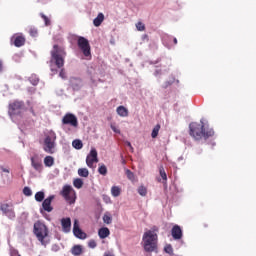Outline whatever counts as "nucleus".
Here are the masks:
<instances>
[{"label": "nucleus", "mask_w": 256, "mask_h": 256, "mask_svg": "<svg viewBox=\"0 0 256 256\" xmlns=\"http://www.w3.org/2000/svg\"><path fill=\"white\" fill-rule=\"evenodd\" d=\"M53 199H55V195H50L49 197L44 199V201L42 203V207H43L44 211H47V213H51V211H53V206H51Z\"/></svg>", "instance_id": "nucleus-14"}, {"label": "nucleus", "mask_w": 256, "mask_h": 256, "mask_svg": "<svg viewBox=\"0 0 256 256\" xmlns=\"http://www.w3.org/2000/svg\"><path fill=\"white\" fill-rule=\"evenodd\" d=\"M65 50L57 45L53 46L51 51V60H50V69L52 73H57V70L53 68V65H56L58 69H61L63 65H65V57H66Z\"/></svg>", "instance_id": "nucleus-3"}, {"label": "nucleus", "mask_w": 256, "mask_h": 256, "mask_svg": "<svg viewBox=\"0 0 256 256\" xmlns=\"http://www.w3.org/2000/svg\"><path fill=\"white\" fill-rule=\"evenodd\" d=\"M29 33L32 37H37V29L31 28Z\"/></svg>", "instance_id": "nucleus-42"}, {"label": "nucleus", "mask_w": 256, "mask_h": 256, "mask_svg": "<svg viewBox=\"0 0 256 256\" xmlns=\"http://www.w3.org/2000/svg\"><path fill=\"white\" fill-rule=\"evenodd\" d=\"M40 17L43 18L46 27H49V25H51V20L45 14L41 13Z\"/></svg>", "instance_id": "nucleus-34"}, {"label": "nucleus", "mask_w": 256, "mask_h": 256, "mask_svg": "<svg viewBox=\"0 0 256 256\" xmlns=\"http://www.w3.org/2000/svg\"><path fill=\"white\" fill-rule=\"evenodd\" d=\"M116 113L120 116V117H128L129 116V110L127 108H125V106H119L116 109Z\"/></svg>", "instance_id": "nucleus-18"}, {"label": "nucleus", "mask_w": 256, "mask_h": 256, "mask_svg": "<svg viewBox=\"0 0 256 256\" xmlns=\"http://www.w3.org/2000/svg\"><path fill=\"white\" fill-rule=\"evenodd\" d=\"M23 111H25L23 101L16 100L9 104L8 115L14 123H17V119L21 118Z\"/></svg>", "instance_id": "nucleus-5"}, {"label": "nucleus", "mask_w": 256, "mask_h": 256, "mask_svg": "<svg viewBox=\"0 0 256 256\" xmlns=\"http://www.w3.org/2000/svg\"><path fill=\"white\" fill-rule=\"evenodd\" d=\"M61 225L64 233H71V218H62Z\"/></svg>", "instance_id": "nucleus-16"}, {"label": "nucleus", "mask_w": 256, "mask_h": 256, "mask_svg": "<svg viewBox=\"0 0 256 256\" xmlns=\"http://www.w3.org/2000/svg\"><path fill=\"white\" fill-rule=\"evenodd\" d=\"M122 163H125V159H122Z\"/></svg>", "instance_id": "nucleus-54"}, {"label": "nucleus", "mask_w": 256, "mask_h": 256, "mask_svg": "<svg viewBox=\"0 0 256 256\" xmlns=\"http://www.w3.org/2000/svg\"><path fill=\"white\" fill-rule=\"evenodd\" d=\"M135 26L137 31H145V25L143 24V22H137Z\"/></svg>", "instance_id": "nucleus-38"}, {"label": "nucleus", "mask_w": 256, "mask_h": 256, "mask_svg": "<svg viewBox=\"0 0 256 256\" xmlns=\"http://www.w3.org/2000/svg\"><path fill=\"white\" fill-rule=\"evenodd\" d=\"M97 149L91 148L89 154L86 157V165L90 169H94L95 166H93L94 163H99V158L97 157Z\"/></svg>", "instance_id": "nucleus-10"}, {"label": "nucleus", "mask_w": 256, "mask_h": 256, "mask_svg": "<svg viewBox=\"0 0 256 256\" xmlns=\"http://www.w3.org/2000/svg\"><path fill=\"white\" fill-rule=\"evenodd\" d=\"M59 77H61V79H67V74H65V70L62 69L59 73Z\"/></svg>", "instance_id": "nucleus-44"}, {"label": "nucleus", "mask_w": 256, "mask_h": 256, "mask_svg": "<svg viewBox=\"0 0 256 256\" xmlns=\"http://www.w3.org/2000/svg\"><path fill=\"white\" fill-rule=\"evenodd\" d=\"M73 185L76 189H81L83 187V180L81 178H76L73 181Z\"/></svg>", "instance_id": "nucleus-32"}, {"label": "nucleus", "mask_w": 256, "mask_h": 256, "mask_svg": "<svg viewBox=\"0 0 256 256\" xmlns=\"http://www.w3.org/2000/svg\"><path fill=\"white\" fill-rule=\"evenodd\" d=\"M0 211L8 219H15V207L11 203H1Z\"/></svg>", "instance_id": "nucleus-9"}, {"label": "nucleus", "mask_w": 256, "mask_h": 256, "mask_svg": "<svg viewBox=\"0 0 256 256\" xmlns=\"http://www.w3.org/2000/svg\"><path fill=\"white\" fill-rule=\"evenodd\" d=\"M143 39H147V35H144V36H143Z\"/></svg>", "instance_id": "nucleus-53"}, {"label": "nucleus", "mask_w": 256, "mask_h": 256, "mask_svg": "<svg viewBox=\"0 0 256 256\" xmlns=\"http://www.w3.org/2000/svg\"><path fill=\"white\" fill-rule=\"evenodd\" d=\"M174 44L177 45V38H173Z\"/></svg>", "instance_id": "nucleus-52"}, {"label": "nucleus", "mask_w": 256, "mask_h": 256, "mask_svg": "<svg viewBox=\"0 0 256 256\" xmlns=\"http://www.w3.org/2000/svg\"><path fill=\"white\" fill-rule=\"evenodd\" d=\"M161 129V125H156L153 130H152V133H151V137L152 139H156L157 135H159V131Z\"/></svg>", "instance_id": "nucleus-31"}, {"label": "nucleus", "mask_w": 256, "mask_h": 256, "mask_svg": "<svg viewBox=\"0 0 256 256\" xmlns=\"http://www.w3.org/2000/svg\"><path fill=\"white\" fill-rule=\"evenodd\" d=\"M159 173H160V177L163 179L164 185H167V173L165 172V168L160 167Z\"/></svg>", "instance_id": "nucleus-29"}, {"label": "nucleus", "mask_w": 256, "mask_h": 256, "mask_svg": "<svg viewBox=\"0 0 256 256\" xmlns=\"http://www.w3.org/2000/svg\"><path fill=\"white\" fill-rule=\"evenodd\" d=\"M31 167L36 170L37 173L43 172V160L39 157V154H34L31 158Z\"/></svg>", "instance_id": "nucleus-11"}, {"label": "nucleus", "mask_w": 256, "mask_h": 256, "mask_svg": "<svg viewBox=\"0 0 256 256\" xmlns=\"http://www.w3.org/2000/svg\"><path fill=\"white\" fill-rule=\"evenodd\" d=\"M62 123L63 125H70L71 127H79L77 116L71 113H68L63 117Z\"/></svg>", "instance_id": "nucleus-12"}, {"label": "nucleus", "mask_w": 256, "mask_h": 256, "mask_svg": "<svg viewBox=\"0 0 256 256\" xmlns=\"http://www.w3.org/2000/svg\"><path fill=\"white\" fill-rule=\"evenodd\" d=\"M23 193L26 197H31L33 195V191L29 187H24Z\"/></svg>", "instance_id": "nucleus-37"}, {"label": "nucleus", "mask_w": 256, "mask_h": 256, "mask_svg": "<svg viewBox=\"0 0 256 256\" xmlns=\"http://www.w3.org/2000/svg\"><path fill=\"white\" fill-rule=\"evenodd\" d=\"M200 123L201 124L192 122L189 125L190 135L193 139L200 141V139H209V137H213L215 135V131H213L212 128H209L203 119H201Z\"/></svg>", "instance_id": "nucleus-1"}, {"label": "nucleus", "mask_w": 256, "mask_h": 256, "mask_svg": "<svg viewBox=\"0 0 256 256\" xmlns=\"http://www.w3.org/2000/svg\"><path fill=\"white\" fill-rule=\"evenodd\" d=\"M110 234H111V232L109 231V228H107V227L100 228L98 231V236L100 237V239H107V236Z\"/></svg>", "instance_id": "nucleus-19"}, {"label": "nucleus", "mask_w": 256, "mask_h": 256, "mask_svg": "<svg viewBox=\"0 0 256 256\" xmlns=\"http://www.w3.org/2000/svg\"><path fill=\"white\" fill-rule=\"evenodd\" d=\"M159 228L157 226L147 230L142 237V246L147 253H153L157 249Z\"/></svg>", "instance_id": "nucleus-2"}, {"label": "nucleus", "mask_w": 256, "mask_h": 256, "mask_svg": "<svg viewBox=\"0 0 256 256\" xmlns=\"http://www.w3.org/2000/svg\"><path fill=\"white\" fill-rule=\"evenodd\" d=\"M43 151L49 155L57 153V133L53 130H48L44 134Z\"/></svg>", "instance_id": "nucleus-4"}, {"label": "nucleus", "mask_w": 256, "mask_h": 256, "mask_svg": "<svg viewBox=\"0 0 256 256\" xmlns=\"http://www.w3.org/2000/svg\"><path fill=\"white\" fill-rule=\"evenodd\" d=\"M73 234L77 239H87V234L79 227V220L75 219L73 224Z\"/></svg>", "instance_id": "nucleus-13"}, {"label": "nucleus", "mask_w": 256, "mask_h": 256, "mask_svg": "<svg viewBox=\"0 0 256 256\" xmlns=\"http://www.w3.org/2000/svg\"><path fill=\"white\" fill-rule=\"evenodd\" d=\"M110 127L114 133H117L118 135L121 134V130H119L115 125H111Z\"/></svg>", "instance_id": "nucleus-43"}, {"label": "nucleus", "mask_w": 256, "mask_h": 256, "mask_svg": "<svg viewBox=\"0 0 256 256\" xmlns=\"http://www.w3.org/2000/svg\"><path fill=\"white\" fill-rule=\"evenodd\" d=\"M44 199H45V192L39 191L35 194V201H37L38 203H41V201H43Z\"/></svg>", "instance_id": "nucleus-26"}, {"label": "nucleus", "mask_w": 256, "mask_h": 256, "mask_svg": "<svg viewBox=\"0 0 256 256\" xmlns=\"http://www.w3.org/2000/svg\"><path fill=\"white\" fill-rule=\"evenodd\" d=\"M105 20V15L103 13H99L98 16L93 20V25L95 27H100L101 23Z\"/></svg>", "instance_id": "nucleus-20"}, {"label": "nucleus", "mask_w": 256, "mask_h": 256, "mask_svg": "<svg viewBox=\"0 0 256 256\" xmlns=\"http://www.w3.org/2000/svg\"><path fill=\"white\" fill-rule=\"evenodd\" d=\"M14 45L15 47H23L25 45V38L23 36H17L14 39Z\"/></svg>", "instance_id": "nucleus-23"}, {"label": "nucleus", "mask_w": 256, "mask_h": 256, "mask_svg": "<svg viewBox=\"0 0 256 256\" xmlns=\"http://www.w3.org/2000/svg\"><path fill=\"white\" fill-rule=\"evenodd\" d=\"M125 144L127 145V147H129L131 153H133L135 151V149L133 148V145H131V142L126 141Z\"/></svg>", "instance_id": "nucleus-45"}, {"label": "nucleus", "mask_w": 256, "mask_h": 256, "mask_svg": "<svg viewBox=\"0 0 256 256\" xmlns=\"http://www.w3.org/2000/svg\"><path fill=\"white\" fill-rule=\"evenodd\" d=\"M164 251L165 253H168V255H171L173 253V247L171 245H166Z\"/></svg>", "instance_id": "nucleus-39"}, {"label": "nucleus", "mask_w": 256, "mask_h": 256, "mask_svg": "<svg viewBox=\"0 0 256 256\" xmlns=\"http://www.w3.org/2000/svg\"><path fill=\"white\" fill-rule=\"evenodd\" d=\"M29 81L31 84H33L35 86V85H37V83H39V78L37 77V75H32L29 78Z\"/></svg>", "instance_id": "nucleus-36"}, {"label": "nucleus", "mask_w": 256, "mask_h": 256, "mask_svg": "<svg viewBox=\"0 0 256 256\" xmlns=\"http://www.w3.org/2000/svg\"><path fill=\"white\" fill-rule=\"evenodd\" d=\"M3 173H9V169L2 167Z\"/></svg>", "instance_id": "nucleus-49"}, {"label": "nucleus", "mask_w": 256, "mask_h": 256, "mask_svg": "<svg viewBox=\"0 0 256 256\" xmlns=\"http://www.w3.org/2000/svg\"><path fill=\"white\" fill-rule=\"evenodd\" d=\"M70 85L74 89V91H78V89H81L83 81H81L80 78H71Z\"/></svg>", "instance_id": "nucleus-17"}, {"label": "nucleus", "mask_w": 256, "mask_h": 256, "mask_svg": "<svg viewBox=\"0 0 256 256\" xmlns=\"http://www.w3.org/2000/svg\"><path fill=\"white\" fill-rule=\"evenodd\" d=\"M88 247H89L90 249H95V247H97V242H95V240H90V241L88 242Z\"/></svg>", "instance_id": "nucleus-40"}, {"label": "nucleus", "mask_w": 256, "mask_h": 256, "mask_svg": "<svg viewBox=\"0 0 256 256\" xmlns=\"http://www.w3.org/2000/svg\"><path fill=\"white\" fill-rule=\"evenodd\" d=\"M34 234L36 235L38 241H40L41 245H47V239L49 235V229L47 226L40 221L34 223Z\"/></svg>", "instance_id": "nucleus-6"}, {"label": "nucleus", "mask_w": 256, "mask_h": 256, "mask_svg": "<svg viewBox=\"0 0 256 256\" xmlns=\"http://www.w3.org/2000/svg\"><path fill=\"white\" fill-rule=\"evenodd\" d=\"M98 173L103 176L107 175V166H105L103 163H100L98 167Z\"/></svg>", "instance_id": "nucleus-28"}, {"label": "nucleus", "mask_w": 256, "mask_h": 256, "mask_svg": "<svg viewBox=\"0 0 256 256\" xmlns=\"http://www.w3.org/2000/svg\"><path fill=\"white\" fill-rule=\"evenodd\" d=\"M77 45L82 51L84 57H91V44H89V40L87 38L80 36L78 37Z\"/></svg>", "instance_id": "nucleus-8"}, {"label": "nucleus", "mask_w": 256, "mask_h": 256, "mask_svg": "<svg viewBox=\"0 0 256 256\" xmlns=\"http://www.w3.org/2000/svg\"><path fill=\"white\" fill-rule=\"evenodd\" d=\"M28 93H35V88H33V87H32V88H29V89H28Z\"/></svg>", "instance_id": "nucleus-48"}, {"label": "nucleus", "mask_w": 256, "mask_h": 256, "mask_svg": "<svg viewBox=\"0 0 256 256\" xmlns=\"http://www.w3.org/2000/svg\"><path fill=\"white\" fill-rule=\"evenodd\" d=\"M170 85H173V81H167L165 82L164 89H167Z\"/></svg>", "instance_id": "nucleus-46"}, {"label": "nucleus", "mask_w": 256, "mask_h": 256, "mask_svg": "<svg viewBox=\"0 0 256 256\" xmlns=\"http://www.w3.org/2000/svg\"><path fill=\"white\" fill-rule=\"evenodd\" d=\"M111 195L112 197H119L121 195V188L119 186H113L111 188Z\"/></svg>", "instance_id": "nucleus-25"}, {"label": "nucleus", "mask_w": 256, "mask_h": 256, "mask_svg": "<svg viewBox=\"0 0 256 256\" xmlns=\"http://www.w3.org/2000/svg\"><path fill=\"white\" fill-rule=\"evenodd\" d=\"M158 74H159V70H156L155 73H154V75L157 77Z\"/></svg>", "instance_id": "nucleus-51"}, {"label": "nucleus", "mask_w": 256, "mask_h": 256, "mask_svg": "<svg viewBox=\"0 0 256 256\" xmlns=\"http://www.w3.org/2000/svg\"><path fill=\"white\" fill-rule=\"evenodd\" d=\"M138 193L141 197H145L147 195V188L145 186H140L138 188Z\"/></svg>", "instance_id": "nucleus-33"}, {"label": "nucleus", "mask_w": 256, "mask_h": 256, "mask_svg": "<svg viewBox=\"0 0 256 256\" xmlns=\"http://www.w3.org/2000/svg\"><path fill=\"white\" fill-rule=\"evenodd\" d=\"M71 253L74 256H79L81 253H83V246L81 245H74L71 249Z\"/></svg>", "instance_id": "nucleus-21"}, {"label": "nucleus", "mask_w": 256, "mask_h": 256, "mask_svg": "<svg viewBox=\"0 0 256 256\" xmlns=\"http://www.w3.org/2000/svg\"><path fill=\"white\" fill-rule=\"evenodd\" d=\"M126 176L130 181H135V174L131 170L126 169Z\"/></svg>", "instance_id": "nucleus-35"}, {"label": "nucleus", "mask_w": 256, "mask_h": 256, "mask_svg": "<svg viewBox=\"0 0 256 256\" xmlns=\"http://www.w3.org/2000/svg\"><path fill=\"white\" fill-rule=\"evenodd\" d=\"M104 256H115V254H113V252H111V251H106L104 253Z\"/></svg>", "instance_id": "nucleus-47"}, {"label": "nucleus", "mask_w": 256, "mask_h": 256, "mask_svg": "<svg viewBox=\"0 0 256 256\" xmlns=\"http://www.w3.org/2000/svg\"><path fill=\"white\" fill-rule=\"evenodd\" d=\"M45 167H53L55 165V158L53 156H46L44 158Z\"/></svg>", "instance_id": "nucleus-22"}, {"label": "nucleus", "mask_w": 256, "mask_h": 256, "mask_svg": "<svg viewBox=\"0 0 256 256\" xmlns=\"http://www.w3.org/2000/svg\"><path fill=\"white\" fill-rule=\"evenodd\" d=\"M182 160V158H178V161H181Z\"/></svg>", "instance_id": "nucleus-55"}, {"label": "nucleus", "mask_w": 256, "mask_h": 256, "mask_svg": "<svg viewBox=\"0 0 256 256\" xmlns=\"http://www.w3.org/2000/svg\"><path fill=\"white\" fill-rule=\"evenodd\" d=\"M103 221L104 223H106V225H111V223L113 222V218L111 217V214H109V212H106L104 214Z\"/></svg>", "instance_id": "nucleus-27"}, {"label": "nucleus", "mask_w": 256, "mask_h": 256, "mask_svg": "<svg viewBox=\"0 0 256 256\" xmlns=\"http://www.w3.org/2000/svg\"><path fill=\"white\" fill-rule=\"evenodd\" d=\"M3 71V62L0 60V73Z\"/></svg>", "instance_id": "nucleus-50"}, {"label": "nucleus", "mask_w": 256, "mask_h": 256, "mask_svg": "<svg viewBox=\"0 0 256 256\" xmlns=\"http://www.w3.org/2000/svg\"><path fill=\"white\" fill-rule=\"evenodd\" d=\"M102 199H103L104 203H107V204L111 203V197H109L108 195H103Z\"/></svg>", "instance_id": "nucleus-41"}, {"label": "nucleus", "mask_w": 256, "mask_h": 256, "mask_svg": "<svg viewBox=\"0 0 256 256\" xmlns=\"http://www.w3.org/2000/svg\"><path fill=\"white\" fill-rule=\"evenodd\" d=\"M60 195H62V197H64V199L70 205H73V203H75V199H77L75 190L73 189V186H71V185H64L62 188V191L60 192Z\"/></svg>", "instance_id": "nucleus-7"}, {"label": "nucleus", "mask_w": 256, "mask_h": 256, "mask_svg": "<svg viewBox=\"0 0 256 256\" xmlns=\"http://www.w3.org/2000/svg\"><path fill=\"white\" fill-rule=\"evenodd\" d=\"M78 175L79 177H89V170L87 168H79Z\"/></svg>", "instance_id": "nucleus-30"}, {"label": "nucleus", "mask_w": 256, "mask_h": 256, "mask_svg": "<svg viewBox=\"0 0 256 256\" xmlns=\"http://www.w3.org/2000/svg\"><path fill=\"white\" fill-rule=\"evenodd\" d=\"M72 147H74V149H77L78 151L83 149V141L79 139L73 140Z\"/></svg>", "instance_id": "nucleus-24"}, {"label": "nucleus", "mask_w": 256, "mask_h": 256, "mask_svg": "<svg viewBox=\"0 0 256 256\" xmlns=\"http://www.w3.org/2000/svg\"><path fill=\"white\" fill-rule=\"evenodd\" d=\"M171 235L173 239L179 240L183 237V230H181V227L179 225H174L171 230Z\"/></svg>", "instance_id": "nucleus-15"}]
</instances>
